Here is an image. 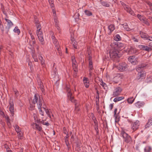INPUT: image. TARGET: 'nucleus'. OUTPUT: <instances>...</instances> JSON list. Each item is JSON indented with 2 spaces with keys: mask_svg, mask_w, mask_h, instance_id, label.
Wrapping results in <instances>:
<instances>
[{
  "mask_svg": "<svg viewBox=\"0 0 152 152\" xmlns=\"http://www.w3.org/2000/svg\"><path fill=\"white\" fill-rule=\"evenodd\" d=\"M31 40H35L34 37L33 36V35L31 36Z\"/></svg>",
  "mask_w": 152,
  "mask_h": 152,
  "instance_id": "bf43d9fd",
  "label": "nucleus"
},
{
  "mask_svg": "<svg viewBox=\"0 0 152 152\" xmlns=\"http://www.w3.org/2000/svg\"><path fill=\"white\" fill-rule=\"evenodd\" d=\"M54 22L55 23V24L56 25V26L57 28V29L58 30H60V27L58 25V21L57 20V18H56V17H55L54 18Z\"/></svg>",
  "mask_w": 152,
  "mask_h": 152,
  "instance_id": "c85d7f7f",
  "label": "nucleus"
},
{
  "mask_svg": "<svg viewBox=\"0 0 152 152\" xmlns=\"http://www.w3.org/2000/svg\"><path fill=\"white\" fill-rule=\"evenodd\" d=\"M124 140L127 143H128L132 140L131 138V137L128 135L126 138L124 139Z\"/></svg>",
  "mask_w": 152,
  "mask_h": 152,
  "instance_id": "58836bf2",
  "label": "nucleus"
},
{
  "mask_svg": "<svg viewBox=\"0 0 152 152\" xmlns=\"http://www.w3.org/2000/svg\"><path fill=\"white\" fill-rule=\"evenodd\" d=\"M38 123V122H40L41 123H42V124H44V120H42L41 121H39L38 122H37Z\"/></svg>",
  "mask_w": 152,
  "mask_h": 152,
  "instance_id": "5fc2aeb1",
  "label": "nucleus"
},
{
  "mask_svg": "<svg viewBox=\"0 0 152 152\" xmlns=\"http://www.w3.org/2000/svg\"><path fill=\"white\" fill-rule=\"evenodd\" d=\"M33 125L34 126L36 129L37 130L39 131H41L42 130V128L38 124H37L36 123L33 124Z\"/></svg>",
  "mask_w": 152,
  "mask_h": 152,
  "instance_id": "cd10ccee",
  "label": "nucleus"
},
{
  "mask_svg": "<svg viewBox=\"0 0 152 152\" xmlns=\"http://www.w3.org/2000/svg\"><path fill=\"white\" fill-rule=\"evenodd\" d=\"M66 90L67 92V95L68 99L72 102L74 103L76 107L78 106L79 105L78 102L74 99L69 87L67 86L66 88Z\"/></svg>",
  "mask_w": 152,
  "mask_h": 152,
  "instance_id": "7ed1b4c3",
  "label": "nucleus"
},
{
  "mask_svg": "<svg viewBox=\"0 0 152 152\" xmlns=\"http://www.w3.org/2000/svg\"><path fill=\"white\" fill-rule=\"evenodd\" d=\"M100 3L104 6L105 7H109L110 6V4L104 1L101 0L100 1Z\"/></svg>",
  "mask_w": 152,
  "mask_h": 152,
  "instance_id": "a878e982",
  "label": "nucleus"
},
{
  "mask_svg": "<svg viewBox=\"0 0 152 152\" xmlns=\"http://www.w3.org/2000/svg\"><path fill=\"white\" fill-rule=\"evenodd\" d=\"M9 110L11 115L13 116L14 115V104L12 102H10L9 103Z\"/></svg>",
  "mask_w": 152,
  "mask_h": 152,
  "instance_id": "4468645a",
  "label": "nucleus"
},
{
  "mask_svg": "<svg viewBox=\"0 0 152 152\" xmlns=\"http://www.w3.org/2000/svg\"><path fill=\"white\" fill-rule=\"evenodd\" d=\"M121 134L124 139L126 138V137L128 136V135L124 131H122L121 132Z\"/></svg>",
  "mask_w": 152,
  "mask_h": 152,
  "instance_id": "37998d69",
  "label": "nucleus"
},
{
  "mask_svg": "<svg viewBox=\"0 0 152 152\" xmlns=\"http://www.w3.org/2000/svg\"><path fill=\"white\" fill-rule=\"evenodd\" d=\"M72 67L73 69L75 72L77 71V63L76 61L74 56H72Z\"/></svg>",
  "mask_w": 152,
  "mask_h": 152,
  "instance_id": "f8f14e48",
  "label": "nucleus"
},
{
  "mask_svg": "<svg viewBox=\"0 0 152 152\" xmlns=\"http://www.w3.org/2000/svg\"><path fill=\"white\" fill-rule=\"evenodd\" d=\"M53 43L55 45L56 49L57 50L59 54L60 55V54L61 53L60 51L61 49L60 48V47L59 45V43L58 42V41L57 40V39H55V40H53Z\"/></svg>",
  "mask_w": 152,
  "mask_h": 152,
  "instance_id": "2eb2a0df",
  "label": "nucleus"
},
{
  "mask_svg": "<svg viewBox=\"0 0 152 152\" xmlns=\"http://www.w3.org/2000/svg\"><path fill=\"white\" fill-rule=\"evenodd\" d=\"M145 67V66L140 65L136 68V70L138 72L137 77V78L138 79H142L145 77V74L143 70Z\"/></svg>",
  "mask_w": 152,
  "mask_h": 152,
  "instance_id": "20e7f679",
  "label": "nucleus"
},
{
  "mask_svg": "<svg viewBox=\"0 0 152 152\" xmlns=\"http://www.w3.org/2000/svg\"><path fill=\"white\" fill-rule=\"evenodd\" d=\"M140 34L141 37L143 39H146L148 37V35L145 33L140 31Z\"/></svg>",
  "mask_w": 152,
  "mask_h": 152,
  "instance_id": "5701e85b",
  "label": "nucleus"
},
{
  "mask_svg": "<svg viewBox=\"0 0 152 152\" xmlns=\"http://www.w3.org/2000/svg\"><path fill=\"white\" fill-rule=\"evenodd\" d=\"M53 15L54 16V17H56V12L54 10H53Z\"/></svg>",
  "mask_w": 152,
  "mask_h": 152,
  "instance_id": "864d4df0",
  "label": "nucleus"
},
{
  "mask_svg": "<svg viewBox=\"0 0 152 152\" xmlns=\"http://www.w3.org/2000/svg\"><path fill=\"white\" fill-rule=\"evenodd\" d=\"M71 40L72 42L71 44L72 45L74 48L75 49H77V42L75 40L74 38L72 35Z\"/></svg>",
  "mask_w": 152,
  "mask_h": 152,
  "instance_id": "6ab92c4d",
  "label": "nucleus"
},
{
  "mask_svg": "<svg viewBox=\"0 0 152 152\" xmlns=\"http://www.w3.org/2000/svg\"><path fill=\"white\" fill-rule=\"evenodd\" d=\"M14 127L16 131L17 132V134L21 132L20 128L17 125H15Z\"/></svg>",
  "mask_w": 152,
  "mask_h": 152,
  "instance_id": "c9c22d12",
  "label": "nucleus"
},
{
  "mask_svg": "<svg viewBox=\"0 0 152 152\" xmlns=\"http://www.w3.org/2000/svg\"><path fill=\"white\" fill-rule=\"evenodd\" d=\"M137 58L134 56H130L128 58L129 61L134 65H135L137 63Z\"/></svg>",
  "mask_w": 152,
  "mask_h": 152,
  "instance_id": "9d476101",
  "label": "nucleus"
},
{
  "mask_svg": "<svg viewBox=\"0 0 152 152\" xmlns=\"http://www.w3.org/2000/svg\"><path fill=\"white\" fill-rule=\"evenodd\" d=\"M43 108L44 109L47 115L48 116L50 117V118H51V116L50 114V113L48 109H47L45 108V107H43Z\"/></svg>",
  "mask_w": 152,
  "mask_h": 152,
  "instance_id": "79ce46f5",
  "label": "nucleus"
},
{
  "mask_svg": "<svg viewBox=\"0 0 152 152\" xmlns=\"http://www.w3.org/2000/svg\"><path fill=\"white\" fill-rule=\"evenodd\" d=\"M91 115H92V119H93L94 120V119H95V118L94 117V114L93 113H91Z\"/></svg>",
  "mask_w": 152,
  "mask_h": 152,
  "instance_id": "0e129e2a",
  "label": "nucleus"
},
{
  "mask_svg": "<svg viewBox=\"0 0 152 152\" xmlns=\"http://www.w3.org/2000/svg\"><path fill=\"white\" fill-rule=\"evenodd\" d=\"M13 31L15 33H17L18 35L20 33V30L18 28V26L15 27Z\"/></svg>",
  "mask_w": 152,
  "mask_h": 152,
  "instance_id": "a19ab883",
  "label": "nucleus"
},
{
  "mask_svg": "<svg viewBox=\"0 0 152 152\" xmlns=\"http://www.w3.org/2000/svg\"><path fill=\"white\" fill-rule=\"evenodd\" d=\"M32 103L33 104H30L29 109L30 110H33L34 111V110H34L35 108V105H34V104L33 102V101L32 102Z\"/></svg>",
  "mask_w": 152,
  "mask_h": 152,
  "instance_id": "c03bdc74",
  "label": "nucleus"
},
{
  "mask_svg": "<svg viewBox=\"0 0 152 152\" xmlns=\"http://www.w3.org/2000/svg\"><path fill=\"white\" fill-rule=\"evenodd\" d=\"M133 39H134V42H138V40L137 39L135 38H134Z\"/></svg>",
  "mask_w": 152,
  "mask_h": 152,
  "instance_id": "774afa93",
  "label": "nucleus"
},
{
  "mask_svg": "<svg viewBox=\"0 0 152 152\" xmlns=\"http://www.w3.org/2000/svg\"><path fill=\"white\" fill-rule=\"evenodd\" d=\"M118 48V47L116 46L111 49L110 51V57L113 61H118V59L120 57L118 55L119 52L117 50Z\"/></svg>",
  "mask_w": 152,
  "mask_h": 152,
  "instance_id": "f03ea898",
  "label": "nucleus"
},
{
  "mask_svg": "<svg viewBox=\"0 0 152 152\" xmlns=\"http://www.w3.org/2000/svg\"><path fill=\"white\" fill-rule=\"evenodd\" d=\"M138 47L140 49L147 51H149L151 49L147 45H140L138 46Z\"/></svg>",
  "mask_w": 152,
  "mask_h": 152,
  "instance_id": "a211bd4d",
  "label": "nucleus"
},
{
  "mask_svg": "<svg viewBox=\"0 0 152 152\" xmlns=\"http://www.w3.org/2000/svg\"><path fill=\"white\" fill-rule=\"evenodd\" d=\"M127 64L123 62L119 64L117 66V68L121 71L123 72L126 71L127 69Z\"/></svg>",
  "mask_w": 152,
  "mask_h": 152,
  "instance_id": "423d86ee",
  "label": "nucleus"
},
{
  "mask_svg": "<svg viewBox=\"0 0 152 152\" xmlns=\"http://www.w3.org/2000/svg\"><path fill=\"white\" fill-rule=\"evenodd\" d=\"M64 133L66 134V136L65 137V141L66 142H66H68V138L69 137V136L68 133V132H64Z\"/></svg>",
  "mask_w": 152,
  "mask_h": 152,
  "instance_id": "a18cd8bd",
  "label": "nucleus"
},
{
  "mask_svg": "<svg viewBox=\"0 0 152 152\" xmlns=\"http://www.w3.org/2000/svg\"><path fill=\"white\" fill-rule=\"evenodd\" d=\"M88 55H89V56L88 57V60L89 61V62H92V57L90 55L89 53H88Z\"/></svg>",
  "mask_w": 152,
  "mask_h": 152,
  "instance_id": "de8ad7c7",
  "label": "nucleus"
},
{
  "mask_svg": "<svg viewBox=\"0 0 152 152\" xmlns=\"http://www.w3.org/2000/svg\"><path fill=\"white\" fill-rule=\"evenodd\" d=\"M53 3L50 2L49 3L50 4V6L51 7H53L54 6V4H53Z\"/></svg>",
  "mask_w": 152,
  "mask_h": 152,
  "instance_id": "6e6d98bb",
  "label": "nucleus"
},
{
  "mask_svg": "<svg viewBox=\"0 0 152 152\" xmlns=\"http://www.w3.org/2000/svg\"><path fill=\"white\" fill-rule=\"evenodd\" d=\"M38 83V87L39 88L43 94H45V90L43 83L41 80L39 79L37 80Z\"/></svg>",
  "mask_w": 152,
  "mask_h": 152,
  "instance_id": "ddd939ff",
  "label": "nucleus"
},
{
  "mask_svg": "<svg viewBox=\"0 0 152 152\" xmlns=\"http://www.w3.org/2000/svg\"><path fill=\"white\" fill-rule=\"evenodd\" d=\"M37 34L38 36V37L40 42H41V44L43 45L44 42V39L43 38V34L40 30L37 31Z\"/></svg>",
  "mask_w": 152,
  "mask_h": 152,
  "instance_id": "1a4fd4ad",
  "label": "nucleus"
},
{
  "mask_svg": "<svg viewBox=\"0 0 152 152\" xmlns=\"http://www.w3.org/2000/svg\"><path fill=\"white\" fill-rule=\"evenodd\" d=\"M149 46L150 47H152V42H151L149 43Z\"/></svg>",
  "mask_w": 152,
  "mask_h": 152,
  "instance_id": "69168bd1",
  "label": "nucleus"
},
{
  "mask_svg": "<svg viewBox=\"0 0 152 152\" xmlns=\"http://www.w3.org/2000/svg\"><path fill=\"white\" fill-rule=\"evenodd\" d=\"M29 44L31 46L33 47V49H34V46L35 43V40H31L29 41Z\"/></svg>",
  "mask_w": 152,
  "mask_h": 152,
  "instance_id": "4c0bfd02",
  "label": "nucleus"
},
{
  "mask_svg": "<svg viewBox=\"0 0 152 152\" xmlns=\"http://www.w3.org/2000/svg\"><path fill=\"white\" fill-rule=\"evenodd\" d=\"M135 15H136L135 16H136V14ZM137 16L139 19L142 22L148 26L149 25V24L147 21V19L144 16L140 14H137Z\"/></svg>",
  "mask_w": 152,
  "mask_h": 152,
  "instance_id": "39448f33",
  "label": "nucleus"
},
{
  "mask_svg": "<svg viewBox=\"0 0 152 152\" xmlns=\"http://www.w3.org/2000/svg\"><path fill=\"white\" fill-rule=\"evenodd\" d=\"M5 118L7 120V121H10V120L9 118V116L7 115H5Z\"/></svg>",
  "mask_w": 152,
  "mask_h": 152,
  "instance_id": "09e8293b",
  "label": "nucleus"
},
{
  "mask_svg": "<svg viewBox=\"0 0 152 152\" xmlns=\"http://www.w3.org/2000/svg\"><path fill=\"white\" fill-rule=\"evenodd\" d=\"M18 138L20 139H22V132L19 133H18Z\"/></svg>",
  "mask_w": 152,
  "mask_h": 152,
  "instance_id": "49530a36",
  "label": "nucleus"
},
{
  "mask_svg": "<svg viewBox=\"0 0 152 152\" xmlns=\"http://www.w3.org/2000/svg\"><path fill=\"white\" fill-rule=\"evenodd\" d=\"M39 21H35L36 26L37 28V31H38L41 30V25L39 23Z\"/></svg>",
  "mask_w": 152,
  "mask_h": 152,
  "instance_id": "72a5a7b5",
  "label": "nucleus"
},
{
  "mask_svg": "<svg viewBox=\"0 0 152 152\" xmlns=\"http://www.w3.org/2000/svg\"><path fill=\"white\" fill-rule=\"evenodd\" d=\"M122 25L124 27V29L127 31H129L130 30V29L129 28V27L128 25L126 23H125L122 24Z\"/></svg>",
  "mask_w": 152,
  "mask_h": 152,
  "instance_id": "c756f323",
  "label": "nucleus"
},
{
  "mask_svg": "<svg viewBox=\"0 0 152 152\" xmlns=\"http://www.w3.org/2000/svg\"><path fill=\"white\" fill-rule=\"evenodd\" d=\"M117 108H115L114 110V117L116 118L117 117Z\"/></svg>",
  "mask_w": 152,
  "mask_h": 152,
  "instance_id": "8fccbe9b",
  "label": "nucleus"
},
{
  "mask_svg": "<svg viewBox=\"0 0 152 152\" xmlns=\"http://www.w3.org/2000/svg\"><path fill=\"white\" fill-rule=\"evenodd\" d=\"M114 39L116 41H118L121 40V38L119 35L117 34L114 37Z\"/></svg>",
  "mask_w": 152,
  "mask_h": 152,
  "instance_id": "7c9ffc66",
  "label": "nucleus"
},
{
  "mask_svg": "<svg viewBox=\"0 0 152 152\" xmlns=\"http://www.w3.org/2000/svg\"><path fill=\"white\" fill-rule=\"evenodd\" d=\"M33 117L34 118V120L35 121V122H36V121L38 122L39 121H40V120L39 119L38 120V119H37V113L36 111V110H35L33 112Z\"/></svg>",
  "mask_w": 152,
  "mask_h": 152,
  "instance_id": "393cba45",
  "label": "nucleus"
},
{
  "mask_svg": "<svg viewBox=\"0 0 152 152\" xmlns=\"http://www.w3.org/2000/svg\"><path fill=\"white\" fill-rule=\"evenodd\" d=\"M83 81L85 87L86 88H88L90 84L88 80V79L86 77H84L83 78Z\"/></svg>",
  "mask_w": 152,
  "mask_h": 152,
  "instance_id": "f3484780",
  "label": "nucleus"
},
{
  "mask_svg": "<svg viewBox=\"0 0 152 152\" xmlns=\"http://www.w3.org/2000/svg\"><path fill=\"white\" fill-rule=\"evenodd\" d=\"M39 59L41 61V65L44 66L45 65V61L42 57L40 56L39 57Z\"/></svg>",
  "mask_w": 152,
  "mask_h": 152,
  "instance_id": "e433bc0d",
  "label": "nucleus"
},
{
  "mask_svg": "<svg viewBox=\"0 0 152 152\" xmlns=\"http://www.w3.org/2000/svg\"><path fill=\"white\" fill-rule=\"evenodd\" d=\"M115 27L114 25L111 24L108 26V29L110 31V32L108 33L109 35L111 34V33L115 30Z\"/></svg>",
  "mask_w": 152,
  "mask_h": 152,
  "instance_id": "aec40b11",
  "label": "nucleus"
},
{
  "mask_svg": "<svg viewBox=\"0 0 152 152\" xmlns=\"http://www.w3.org/2000/svg\"><path fill=\"white\" fill-rule=\"evenodd\" d=\"M113 104H111L110 105V108L111 110L113 109Z\"/></svg>",
  "mask_w": 152,
  "mask_h": 152,
  "instance_id": "603ef678",
  "label": "nucleus"
},
{
  "mask_svg": "<svg viewBox=\"0 0 152 152\" xmlns=\"http://www.w3.org/2000/svg\"><path fill=\"white\" fill-rule=\"evenodd\" d=\"M89 76L91 77L92 75V70L93 69L92 62H89Z\"/></svg>",
  "mask_w": 152,
  "mask_h": 152,
  "instance_id": "dca6fc26",
  "label": "nucleus"
},
{
  "mask_svg": "<svg viewBox=\"0 0 152 152\" xmlns=\"http://www.w3.org/2000/svg\"><path fill=\"white\" fill-rule=\"evenodd\" d=\"M63 131H64V132H67V131L66 130V128L65 127H64L63 128Z\"/></svg>",
  "mask_w": 152,
  "mask_h": 152,
  "instance_id": "680f3d73",
  "label": "nucleus"
},
{
  "mask_svg": "<svg viewBox=\"0 0 152 152\" xmlns=\"http://www.w3.org/2000/svg\"><path fill=\"white\" fill-rule=\"evenodd\" d=\"M7 124L8 126H10L11 125L10 121H7Z\"/></svg>",
  "mask_w": 152,
  "mask_h": 152,
  "instance_id": "13d9d810",
  "label": "nucleus"
},
{
  "mask_svg": "<svg viewBox=\"0 0 152 152\" xmlns=\"http://www.w3.org/2000/svg\"><path fill=\"white\" fill-rule=\"evenodd\" d=\"M144 105V103L143 102L138 101L135 104V106L138 108H140L142 107Z\"/></svg>",
  "mask_w": 152,
  "mask_h": 152,
  "instance_id": "4be33fe9",
  "label": "nucleus"
},
{
  "mask_svg": "<svg viewBox=\"0 0 152 152\" xmlns=\"http://www.w3.org/2000/svg\"><path fill=\"white\" fill-rule=\"evenodd\" d=\"M140 123L138 120H136L132 124V128L134 131L137 130L140 125Z\"/></svg>",
  "mask_w": 152,
  "mask_h": 152,
  "instance_id": "6e6552de",
  "label": "nucleus"
},
{
  "mask_svg": "<svg viewBox=\"0 0 152 152\" xmlns=\"http://www.w3.org/2000/svg\"><path fill=\"white\" fill-rule=\"evenodd\" d=\"M152 125V118H150L148 120V122L145 126V128H147Z\"/></svg>",
  "mask_w": 152,
  "mask_h": 152,
  "instance_id": "412c9836",
  "label": "nucleus"
},
{
  "mask_svg": "<svg viewBox=\"0 0 152 152\" xmlns=\"http://www.w3.org/2000/svg\"><path fill=\"white\" fill-rule=\"evenodd\" d=\"M51 38L53 40H55V39H55V37H54V36H52V37H51Z\"/></svg>",
  "mask_w": 152,
  "mask_h": 152,
  "instance_id": "338daca9",
  "label": "nucleus"
},
{
  "mask_svg": "<svg viewBox=\"0 0 152 152\" xmlns=\"http://www.w3.org/2000/svg\"><path fill=\"white\" fill-rule=\"evenodd\" d=\"M31 55L34 61L35 62L38 61V59L36 54L35 53V51L34 50H32Z\"/></svg>",
  "mask_w": 152,
  "mask_h": 152,
  "instance_id": "b1692460",
  "label": "nucleus"
},
{
  "mask_svg": "<svg viewBox=\"0 0 152 152\" xmlns=\"http://www.w3.org/2000/svg\"><path fill=\"white\" fill-rule=\"evenodd\" d=\"M102 81L101 82L100 85L102 86L105 90L107 89V87L106 84L105 83H104L102 80Z\"/></svg>",
  "mask_w": 152,
  "mask_h": 152,
  "instance_id": "ea45409f",
  "label": "nucleus"
},
{
  "mask_svg": "<svg viewBox=\"0 0 152 152\" xmlns=\"http://www.w3.org/2000/svg\"><path fill=\"white\" fill-rule=\"evenodd\" d=\"M44 125H46V126H48L49 125V123L47 121L46 122H45L44 123Z\"/></svg>",
  "mask_w": 152,
  "mask_h": 152,
  "instance_id": "4d7b16f0",
  "label": "nucleus"
},
{
  "mask_svg": "<svg viewBox=\"0 0 152 152\" xmlns=\"http://www.w3.org/2000/svg\"><path fill=\"white\" fill-rule=\"evenodd\" d=\"M85 14L87 16H90L92 15V12L88 10H86L84 11Z\"/></svg>",
  "mask_w": 152,
  "mask_h": 152,
  "instance_id": "473e14b6",
  "label": "nucleus"
},
{
  "mask_svg": "<svg viewBox=\"0 0 152 152\" xmlns=\"http://www.w3.org/2000/svg\"><path fill=\"white\" fill-rule=\"evenodd\" d=\"M134 99H135L133 97L129 98L127 99V102L129 104H132L134 102Z\"/></svg>",
  "mask_w": 152,
  "mask_h": 152,
  "instance_id": "f704fd0d",
  "label": "nucleus"
},
{
  "mask_svg": "<svg viewBox=\"0 0 152 152\" xmlns=\"http://www.w3.org/2000/svg\"><path fill=\"white\" fill-rule=\"evenodd\" d=\"M43 100L42 97L39 96L38 94H35L33 100V102L34 104H37V107L39 109L40 114L44 116V112L42 110V107Z\"/></svg>",
  "mask_w": 152,
  "mask_h": 152,
  "instance_id": "f257e3e1",
  "label": "nucleus"
},
{
  "mask_svg": "<svg viewBox=\"0 0 152 152\" xmlns=\"http://www.w3.org/2000/svg\"><path fill=\"white\" fill-rule=\"evenodd\" d=\"M123 6L124 7V8L126 12L129 14H130L131 15H133L134 16H135L136 15L134 12L132 10L131 8L129 7L128 6L126 5V4L123 3H121Z\"/></svg>",
  "mask_w": 152,
  "mask_h": 152,
  "instance_id": "0eeeda50",
  "label": "nucleus"
},
{
  "mask_svg": "<svg viewBox=\"0 0 152 152\" xmlns=\"http://www.w3.org/2000/svg\"><path fill=\"white\" fill-rule=\"evenodd\" d=\"M146 39H148L150 41H152V37H149L148 35V37Z\"/></svg>",
  "mask_w": 152,
  "mask_h": 152,
  "instance_id": "3c124183",
  "label": "nucleus"
},
{
  "mask_svg": "<svg viewBox=\"0 0 152 152\" xmlns=\"http://www.w3.org/2000/svg\"><path fill=\"white\" fill-rule=\"evenodd\" d=\"M151 150V148L150 146L148 147V150L147 151L148 152H150Z\"/></svg>",
  "mask_w": 152,
  "mask_h": 152,
  "instance_id": "052dcab7",
  "label": "nucleus"
},
{
  "mask_svg": "<svg viewBox=\"0 0 152 152\" xmlns=\"http://www.w3.org/2000/svg\"><path fill=\"white\" fill-rule=\"evenodd\" d=\"M56 69H55V71L54 72V75H56V74L57 73V72H56Z\"/></svg>",
  "mask_w": 152,
  "mask_h": 152,
  "instance_id": "e2e57ef3",
  "label": "nucleus"
},
{
  "mask_svg": "<svg viewBox=\"0 0 152 152\" xmlns=\"http://www.w3.org/2000/svg\"><path fill=\"white\" fill-rule=\"evenodd\" d=\"M124 99V97L123 96H120L118 97L115 98L113 99L114 102H117L120 101Z\"/></svg>",
  "mask_w": 152,
  "mask_h": 152,
  "instance_id": "2f4dec72",
  "label": "nucleus"
},
{
  "mask_svg": "<svg viewBox=\"0 0 152 152\" xmlns=\"http://www.w3.org/2000/svg\"><path fill=\"white\" fill-rule=\"evenodd\" d=\"M5 20L7 23V25L9 28H10L13 25V23L10 20L7 18H5Z\"/></svg>",
  "mask_w": 152,
  "mask_h": 152,
  "instance_id": "bb28decb",
  "label": "nucleus"
},
{
  "mask_svg": "<svg viewBox=\"0 0 152 152\" xmlns=\"http://www.w3.org/2000/svg\"><path fill=\"white\" fill-rule=\"evenodd\" d=\"M122 91V89L120 87H118L115 89L114 91L113 92V96L114 97H116L119 95Z\"/></svg>",
  "mask_w": 152,
  "mask_h": 152,
  "instance_id": "9b49d317",
  "label": "nucleus"
}]
</instances>
